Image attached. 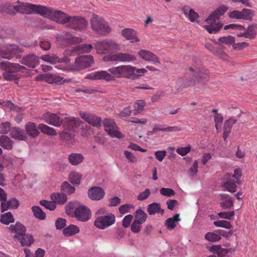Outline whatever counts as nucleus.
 <instances>
[{"instance_id":"39","label":"nucleus","mask_w":257,"mask_h":257,"mask_svg":"<svg viewBox=\"0 0 257 257\" xmlns=\"http://www.w3.org/2000/svg\"><path fill=\"white\" fill-rule=\"evenodd\" d=\"M20 242L22 246H30L34 242L33 236L29 234H26L23 235L20 237Z\"/></svg>"},{"instance_id":"58","label":"nucleus","mask_w":257,"mask_h":257,"mask_svg":"<svg viewBox=\"0 0 257 257\" xmlns=\"http://www.w3.org/2000/svg\"><path fill=\"white\" fill-rule=\"evenodd\" d=\"M151 194V191L149 189H146L145 191L141 192L137 196V199L139 201H143L147 199Z\"/></svg>"},{"instance_id":"13","label":"nucleus","mask_w":257,"mask_h":257,"mask_svg":"<svg viewBox=\"0 0 257 257\" xmlns=\"http://www.w3.org/2000/svg\"><path fill=\"white\" fill-rule=\"evenodd\" d=\"M104 130L112 138L121 139L123 138L121 133L118 131L115 122L111 119H104L103 121Z\"/></svg>"},{"instance_id":"7","label":"nucleus","mask_w":257,"mask_h":257,"mask_svg":"<svg viewBox=\"0 0 257 257\" xmlns=\"http://www.w3.org/2000/svg\"><path fill=\"white\" fill-rule=\"evenodd\" d=\"M97 52L99 54L108 53L113 51L120 50V45L115 42L110 40L97 41L94 44Z\"/></svg>"},{"instance_id":"42","label":"nucleus","mask_w":257,"mask_h":257,"mask_svg":"<svg viewBox=\"0 0 257 257\" xmlns=\"http://www.w3.org/2000/svg\"><path fill=\"white\" fill-rule=\"evenodd\" d=\"M179 220V214H176L173 217L168 218L165 221V225L168 229H172L176 226V222Z\"/></svg>"},{"instance_id":"11","label":"nucleus","mask_w":257,"mask_h":257,"mask_svg":"<svg viewBox=\"0 0 257 257\" xmlns=\"http://www.w3.org/2000/svg\"><path fill=\"white\" fill-rule=\"evenodd\" d=\"M93 62V57L91 55L81 56L76 58L70 69L72 71H79L91 66Z\"/></svg>"},{"instance_id":"25","label":"nucleus","mask_w":257,"mask_h":257,"mask_svg":"<svg viewBox=\"0 0 257 257\" xmlns=\"http://www.w3.org/2000/svg\"><path fill=\"white\" fill-rule=\"evenodd\" d=\"M40 58L44 61L52 64L61 62L68 63L70 61L68 58L65 57L63 59H60L53 54L43 55Z\"/></svg>"},{"instance_id":"49","label":"nucleus","mask_w":257,"mask_h":257,"mask_svg":"<svg viewBox=\"0 0 257 257\" xmlns=\"http://www.w3.org/2000/svg\"><path fill=\"white\" fill-rule=\"evenodd\" d=\"M81 175L77 172H71L69 177V180L72 183L78 185L80 183Z\"/></svg>"},{"instance_id":"50","label":"nucleus","mask_w":257,"mask_h":257,"mask_svg":"<svg viewBox=\"0 0 257 257\" xmlns=\"http://www.w3.org/2000/svg\"><path fill=\"white\" fill-rule=\"evenodd\" d=\"M205 238L209 241L216 242L221 239V236L214 232H208L205 235Z\"/></svg>"},{"instance_id":"44","label":"nucleus","mask_w":257,"mask_h":257,"mask_svg":"<svg viewBox=\"0 0 257 257\" xmlns=\"http://www.w3.org/2000/svg\"><path fill=\"white\" fill-rule=\"evenodd\" d=\"M0 222L4 224L8 225L10 223L14 222V217L11 212H7L2 214L1 216Z\"/></svg>"},{"instance_id":"34","label":"nucleus","mask_w":257,"mask_h":257,"mask_svg":"<svg viewBox=\"0 0 257 257\" xmlns=\"http://www.w3.org/2000/svg\"><path fill=\"white\" fill-rule=\"evenodd\" d=\"M147 211L150 215H155L156 213H164V210L161 209L160 204L156 202H153L148 206Z\"/></svg>"},{"instance_id":"53","label":"nucleus","mask_w":257,"mask_h":257,"mask_svg":"<svg viewBox=\"0 0 257 257\" xmlns=\"http://www.w3.org/2000/svg\"><path fill=\"white\" fill-rule=\"evenodd\" d=\"M213 224L216 227H223L226 229H230L232 227L230 222L226 220L216 221L214 222Z\"/></svg>"},{"instance_id":"36","label":"nucleus","mask_w":257,"mask_h":257,"mask_svg":"<svg viewBox=\"0 0 257 257\" xmlns=\"http://www.w3.org/2000/svg\"><path fill=\"white\" fill-rule=\"evenodd\" d=\"M38 128L44 134L51 136L57 135V132L54 128L46 124L40 123L38 125Z\"/></svg>"},{"instance_id":"24","label":"nucleus","mask_w":257,"mask_h":257,"mask_svg":"<svg viewBox=\"0 0 257 257\" xmlns=\"http://www.w3.org/2000/svg\"><path fill=\"white\" fill-rule=\"evenodd\" d=\"M122 35L132 43L139 42L140 39L137 37V32L133 29L126 28L121 31Z\"/></svg>"},{"instance_id":"19","label":"nucleus","mask_w":257,"mask_h":257,"mask_svg":"<svg viewBox=\"0 0 257 257\" xmlns=\"http://www.w3.org/2000/svg\"><path fill=\"white\" fill-rule=\"evenodd\" d=\"M104 190L100 187H92L88 191V196L92 200H100L104 197Z\"/></svg>"},{"instance_id":"64","label":"nucleus","mask_w":257,"mask_h":257,"mask_svg":"<svg viewBox=\"0 0 257 257\" xmlns=\"http://www.w3.org/2000/svg\"><path fill=\"white\" fill-rule=\"evenodd\" d=\"M248 43L246 42H239L234 43L232 45L233 48L236 50H242L248 46Z\"/></svg>"},{"instance_id":"40","label":"nucleus","mask_w":257,"mask_h":257,"mask_svg":"<svg viewBox=\"0 0 257 257\" xmlns=\"http://www.w3.org/2000/svg\"><path fill=\"white\" fill-rule=\"evenodd\" d=\"M79 232V228L77 226L71 224L63 230V233L66 236H72Z\"/></svg>"},{"instance_id":"17","label":"nucleus","mask_w":257,"mask_h":257,"mask_svg":"<svg viewBox=\"0 0 257 257\" xmlns=\"http://www.w3.org/2000/svg\"><path fill=\"white\" fill-rule=\"evenodd\" d=\"M85 78L87 79L95 80H104L107 82L111 81V80L113 79L112 76L110 75L108 71L104 70L97 71L87 74Z\"/></svg>"},{"instance_id":"5","label":"nucleus","mask_w":257,"mask_h":257,"mask_svg":"<svg viewBox=\"0 0 257 257\" xmlns=\"http://www.w3.org/2000/svg\"><path fill=\"white\" fill-rule=\"evenodd\" d=\"M104 212V208H100L95 213L96 215L98 216L95 218L94 225L99 229H105L113 224L115 221V215L112 213L99 216L103 214Z\"/></svg>"},{"instance_id":"21","label":"nucleus","mask_w":257,"mask_h":257,"mask_svg":"<svg viewBox=\"0 0 257 257\" xmlns=\"http://www.w3.org/2000/svg\"><path fill=\"white\" fill-rule=\"evenodd\" d=\"M8 228L13 233H16L14 236L15 239H20V237L25 235L26 232V228L25 226L20 222H16L15 224L11 225Z\"/></svg>"},{"instance_id":"14","label":"nucleus","mask_w":257,"mask_h":257,"mask_svg":"<svg viewBox=\"0 0 257 257\" xmlns=\"http://www.w3.org/2000/svg\"><path fill=\"white\" fill-rule=\"evenodd\" d=\"M69 20L66 25L67 27L70 28L72 29L81 30L85 29L87 25V22L83 18L74 16L71 17L69 16Z\"/></svg>"},{"instance_id":"46","label":"nucleus","mask_w":257,"mask_h":257,"mask_svg":"<svg viewBox=\"0 0 257 257\" xmlns=\"http://www.w3.org/2000/svg\"><path fill=\"white\" fill-rule=\"evenodd\" d=\"M34 216L40 220H44L46 218V214L41 208L38 206H34L32 208Z\"/></svg>"},{"instance_id":"16","label":"nucleus","mask_w":257,"mask_h":257,"mask_svg":"<svg viewBox=\"0 0 257 257\" xmlns=\"http://www.w3.org/2000/svg\"><path fill=\"white\" fill-rule=\"evenodd\" d=\"M109 60L123 63L133 62L137 60V57L134 55L126 53L119 52L109 55Z\"/></svg>"},{"instance_id":"32","label":"nucleus","mask_w":257,"mask_h":257,"mask_svg":"<svg viewBox=\"0 0 257 257\" xmlns=\"http://www.w3.org/2000/svg\"><path fill=\"white\" fill-rule=\"evenodd\" d=\"M182 10L186 17L188 18L192 22L196 21L199 17L197 13L195 12L193 9H190L187 6L184 7Z\"/></svg>"},{"instance_id":"59","label":"nucleus","mask_w":257,"mask_h":257,"mask_svg":"<svg viewBox=\"0 0 257 257\" xmlns=\"http://www.w3.org/2000/svg\"><path fill=\"white\" fill-rule=\"evenodd\" d=\"M218 215L220 218L229 220L234 215V212L233 211L220 212L218 213Z\"/></svg>"},{"instance_id":"54","label":"nucleus","mask_w":257,"mask_h":257,"mask_svg":"<svg viewBox=\"0 0 257 257\" xmlns=\"http://www.w3.org/2000/svg\"><path fill=\"white\" fill-rule=\"evenodd\" d=\"M236 122V120L233 118H230L226 120L224 123L223 131L230 132L233 124H235Z\"/></svg>"},{"instance_id":"47","label":"nucleus","mask_w":257,"mask_h":257,"mask_svg":"<svg viewBox=\"0 0 257 257\" xmlns=\"http://www.w3.org/2000/svg\"><path fill=\"white\" fill-rule=\"evenodd\" d=\"M236 181L230 179L224 184V187L227 191L231 193H234L236 191Z\"/></svg>"},{"instance_id":"4","label":"nucleus","mask_w":257,"mask_h":257,"mask_svg":"<svg viewBox=\"0 0 257 257\" xmlns=\"http://www.w3.org/2000/svg\"><path fill=\"white\" fill-rule=\"evenodd\" d=\"M41 119L49 124L56 127H59L62 125L66 127L68 125L67 123L69 124L74 123V117H65L62 118L58 114L49 112L44 113L41 116Z\"/></svg>"},{"instance_id":"9","label":"nucleus","mask_w":257,"mask_h":257,"mask_svg":"<svg viewBox=\"0 0 257 257\" xmlns=\"http://www.w3.org/2000/svg\"><path fill=\"white\" fill-rule=\"evenodd\" d=\"M16 3L17 4L13 6V9L17 13L22 14H40L41 5L21 2L20 1H17Z\"/></svg>"},{"instance_id":"2","label":"nucleus","mask_w":257,"mask_h":257,"mask_svg":"<svg viewBox=\"0 0 257 257\" xmlns=\"http://www.w3.org/2000/svg\"><path fill=\"white\" fill-rule=\"evenodd\" d=\"M227 9L226 6L220 7L212 13L206 20L207 25L204 26V28L209 33H216L222 27L223 24L219 22V18L224 15Z\"/></svg>"},{"instance_id":"31","label":"nucleus","mask_w":257,"mask_h":257,"mask_svg":"<svg viewBox=\"0 0 257 257\" xmlns=\"http://www.w3.org/2000/svg\"><path fill=\"white\" fill-rule=\"evenodd\" d=\"M68 159L72 165L77 166L83 161L84 157L81 154L71 153L69 155Z\"/></svg>"},{"instance_id":"12","label":"nucleus","mask_w":257,"mask_h":257,"mask_svg":"<svg viewBox=\"0 0 257 257\" xmlns=\"http://www.w3.org/2000/svg\"><path fill=\"white\" fill-rule=\"evenodd\" d=\"M22 52V49L16 45H8L0 47V57L8 60Z\"/></svg>"},{"instance_id":"26","label":"nucleus","mask_w":257,"mask_h":257,"mask_svg":"<svg viewBox=\"0 0 257 257\" xmlns=\"http://www.w3.org/2000/svg\"><path fill=\"white\" fill-rule=\"evenodd\" d=\"M22 63L30 68H35L39 64L38 57L34 55H29L23 58Z\"/></svg>"},{"instance_id":"22","label":"nucleus","mask_w":257,"mask_h":257,"mask_svg":"<svg viewBox=\"0 0 257 257\" xmlns=\"http://www.w3.org/2000/svg\"><path fill=\"white\" fill-rule=\"evenodd\" d=\"M189 70L193 72L196 79L199 81L205 82L209 80V71L207 70L203 69H194L192 67L189 68Z\"/></svg>"},{"instance_id":"20","label":"nucleus","mask_w":257,"mask_h":257,"mask_svg":"<svg viewBox=\"0 0 257 257\" xmlns=\"http://www.w3.org/2000/svg\"><path fill=\"white\" fill-rule=\"evenodd\" d=\"M93 49L91 44H81L73 47L71 50L66 51V54L69 55H73L74 53H88Z\"/></svg>"},{"instance_id":"33","label":"nucleus","mask_w":257,"mask_h":257,"mask_svg":"<svg viewBox=\"0 0 257 257\" xmlns=\"http://www.w3.org/2000/svg\"><path fill=\"white\" fill-rule=\"evenodd\" d=\"M51 199L54 203L62 205L65 204L67 200V197L64 194L60 193H54L51 195Z\"/></svg>"},{"instance_id":"48","label":"nucleus","mask_w":257,"mask_h":257,"mask_svg":"<svg viewBox=\"0 0 257 257\" xmlns=\"http://www.w3.org/2000/svg\"><path fill=\"white\" fill-rule=\"evenodd\" d=\"M146 103L143 100H138L136 101L134 105V113L135 114L140 113L144 108Z\"/></svg>"},{"instance_id":"15","label":"nucleus","mask_w":257,"mask_h":257,"mask_svg":"<svg viewBox=\"0 0 257 257\" xmlns=\"http://www.w3.org/2000/svg\"><path fill=\"white\" fill-rule=\"evenodd\" d=\"M91 216V212L86 206L81 205L76 207L74 211V216L77 220L86 222L89 220Z\"/></svg>"},{"instance_id":"63","label":"nucleus","mask_w":257,"mask_h":257,"mask_svg":"<svg viewBox=\"0 0 257 257\" xmlns=\"http://www.w3.org/2000/svg\"><path fill=\"white\" fill-rule=\"evenodd\" d=\"M191 147L190 146H188L186 147H180L178 148L176 150V152L182 156H184L190 152Z\"/></svg>"},{"instance_id":"51","label":"nucleus","mask_w":257,"mask_h":257,"mask_svg":"<svg viewBox=\"0 0 257 257\" xmlns=\"http://www.w3.org/2000/svg\"><path fill=\"white\" fill-rule=\"evenodd\" d=\"M219 42L221 44L231 45L234 43L235 38L232 36L220 37L218 39Z\"/></svg>"},{"instance_id":"23","label":"nucleus","mask_w":257,"mask_h":257,"mask_svg":"<svg viewBox=\"0 0 257 257\" xmlns=\"http://www.w3.org/2000/svg\"><path fill=\"white\" fill-rule=\"evenodd\" d=\"M139 56L143 59L147 61H151L153 63H160L159 58L152 52L146 50H141L138 53Z\"/></svg>"},{"instance_id":"56","label":"nucleus","mask_w":257,"mask_h":257,"mask_svg":"<svg viewBox=\"0 0 257 257\" xmlns=\"http://www.w3.org/2000/svg\"><path fill=\"white\" fill-rule=\"evenodd\" d=\"M223 119V116L220 113H216L214 115V121L216 130H218L221 128Z\"/></svg>"},{"instance_id":"3","label":"nucleus","mask_w":257,"mask_h":257,"mask_svg":"<svg viewBox=\"0 0 257 257\" xmlns=\"http://www.w3.org/2000/svg\"><path fill=\"white\" fill-rule=\"evenodd\" d=\"M40 15L58 24L65 25L69 17L68 14L61 11L44 6L41 7Z\"/></svg>"},{"instance_id":"57","label":"nucleus","mask_w":257,"mask_h":257,"mask_svg":"<svg viewBox=\"0 0 257 257\" xmlns=\"http://www.w3.org/2000/svg\"><path fill=\"white\" fill-rule=\"evenodd\" d=\"M134 208V206L130 204H125L119 207V211L121 214H125L131 212V210Z\"/></svg>"},{"instance_id":"38","label":"nucleus","mask_w":257,"mask_h":257,"mask_svg":"<svg viewBox=\"0 0 257 257\" xmlns=\"http://www.w3.org/2000/svg\"><path fill=\"white\" fill-rule=\"evenodd\" d=\"M0 146L5 149L10 150L13 148V142L7 136L3 135L0 137Z\"/></svg>"},{"instance_id":"8","label":"nucleus","mask_w":257,"mask_h":257,"mask_svg":"<svg viewBox=\"0 0 257 257\" xmlns=\"http://www.w3.org/2000/svg\"><path fill=\"white\" fill-rule=\"evenodd\" d=\"M1 67L5 70L3 76L8 81L14 80L17 79V72L23 67L19 64H13L9 61H3L1 63Z\"/></svg>"},{"instance_id":"37","label":"nucleus","mask_w":257,"mask_h":257,"mask_svg":"<svg viewBox=\"0 0 257 257\" xmlns=\"http://www.w3.org/2000/svg\"><path fill=\"white\" fill-rule=\"evenodd\" d=\"M245 31L246 38L254 39L257 35V25L255 24L249 25L246 29L245 28Z\"/></svg>"},{"instance_id":"28","label":"nucleus","mask_w":257,"mask_h":257,"mask_svg":"<svg viewBox=\"0 0 257 257\" xmlns=\"http://www.w3.org/2000/svg\"><path fill=\"white\" fill-rule=\"evenodd\" d=\"M25 128L27 134L32 138H35L40 134L34 122L31 121L27 122L25 124Z\"/></svg>"},{"instance_id":"43","label":"nucleus","mask_w":257,"mask_h":257,"mask_svg":"<svg viewBox=\"0 0 257 257\" xmlns=\"http://www.w3.org/2000/svg\"><path fill=\"white\" fill-rule=\"evenodd\" d=\"M135 216V221L143 223L146 221L148 216L143 210L139 209L136 211Z\"/></svg>"},{"instance_id":"1","label":"nucleus","mask_w":257,"mask_h":257,"mask_svg":"<svg viewBox=\"0 0 257 257\" xmlns=\"http://www.w3.org/2000/svg\"><path fill=\"white\" fill-rule=\"evenodd\" d=\"M108 71L113 77L111 81H114L115 78H122L135 80L141 76L140 74L145 73L147 71L145 68H137L130 65H122L110 68Z\"/></svg>"},{"instance_id":"35","label":"nucleus","mask_w":257,"mask_h":257,"mask_svg":"<svg viewBox=\"0 0 257 257\" xmlns=\"http://www.w3.org/2000/svg\"><path fill=\"white\" fill-rule=\"evenodd\" d=\"M220 199L222 201L220 203V205L221 207L224 209L229 208L233 205L232 198L227 194H221Z\"/></svg>"},{"instance_id":"6","label":"nucleus","mask_w":257,"mask_h":257,"mask_svg":"<svg viewBox=\"0 0 257 257\" xmlns=\"http://www.w3.org/2000/svg\"><path fill=\"white\" fill-rule=\"evenodd\" d=\"M91 27L96 34L105 36L111 31L108 24L100 17L93 15L90 19Z\"/></svg>"},{"instance_id":"29","label":"nucleus","mask_w":257,"mask_h":257,"mask_svg":"<svg viewBox=\"0 0 257 257\" xmlns=\"http://www.w3.org/2000/svg\"><path fill=\"white\" fill-rule=\"evenodd\" d=\"M211 250L216 252L218 257H224L229 252H234L235 251V248H223L220 245H212Z\"/></svg>"},{"instance_id":"18","label":"nucleus","mask_w":257,"mask_h":257,"mask_svg":"<svg viewBox=\"0 0 257 257\" xmlns=\"http://www.w3.org/2000/svg\"><path fill=\"white\" fill-rule=\"evenodd\" d=\"M80 115L83 120L91 125L96 127L101 126V119L99 117L86 112L80 113Z\"/></svg>"},{"instance_id":"60","label":"nucleus","mask_w":257,"mask_h":257,"mask_svg":"<svg viewBox=\"0 0 257 257\" xmlns=\"http://www.w3.org/2000/svg\"><path fill=\"white\" fill-rule=\"evenodd\" d=\"M160 193L165 196L171 197L175 195L174 191L171 188H162Z\"/></svg>"},{"instance_id":"41","label":"nucleus","mask_w":257,"mask_h":257,"mask_svg":"<svg viewBox=\"0 0 257 257\" xmlns=\"http://www.w3.org/2000/svg\"><path fill=\"white\" fill-rule=\"evenodd\" d=\"M255 15L254 11L243 8L241 10V20L251 21Z\"/></svg>"},{"instance_id":"62","label":"nucleus","mask_w":257,"mask_h":257,"mask_svg":"<svg viewBox=\"0 0 257 257\" xmlns=\"http://www.w3.org/2000/svg\"><path fill=\"white\" fill-rule=\"evenodd\" d=\"M40 46L42 49L47 51L50 49L51 44L49 41L42 39L40 41Z\"/></svg>"},{"instance_id":"30","label":"nucleus","mask_w":257,"mask_h":257,"mask_svg":"<svg viewBox=\"0 0 257 257\" xmlns=\"http://www.w3.org/2000/svg\"><path fill=\"white\" fill-rule=\"evenodd\" d=\"M11 137L20 141H26L27 139V136L24 131L19 127H14L11 131Z\"/></svg>"},{"instance_id":"55","label":"nucleus","mask_w":257,"mask_h":257,"mask_svg":"<svg viewBox=\"0 0 257 257\" xmlns=\"http://www.w3.org/2000/svg\"><path fill=\"white\" fill-rule=\"evenodd\" d=\"M11 129V124L9 122H2L0 124V133L3 134L8 133Z\"/></svg>"},{"instance_id":"52","label":"nucleus","mask_w":257,"mask_h":257,"mask_svg":"<svg viewBox=\"0 0 257 257\" xmlns=\"http://www.w3.org/2000/svg\"><path fill=\"white\" fill-rule=\"evenodd\" d=\"M40 204L51 211L54 210L56 208V205L52 201L51 202L43 200L40 201Z\"/></svg>"},{"instance_id":"27","label":"nucleus","mask_w":257,"mask_h":257,"mask_svg":"<svg viewBox=\"0 0 257 257\" xmlns=\"http://www.w3.org/2000/svg\"><path fill=\"white\" fill-rule=\"evenodd\" d=\"M64 41L68 44L79 43L82 42V39L74 37L70 34H65L57 37L58 41Z\"/></svg>"},{"instance_id":"61","label":"nucleus","mask_w":257,"mask_h":257,"mask_svg":"<svg viewBox=\"0 0 257 257\" xmlns=\"http://www.w3.org/2000/svg\"><path fill=\"white\" fill-rule=\"evenodd\" d=\"M228 16L231 19L241 20V11L234 10L228 13Z\"/></svg>"},{"instance_id":"45","label":"nucleus","mask_w":257,"mask_h":257,"mask_svg":"<svg viewBox=\"0 0 257 257\" xmlns=\"http://www.w3.org/2000/svg\"><path fill=\"white\" fill-rule=\"evenodd\" d=\"M61 190L64 193L70 195L74 193L75 188L74 187L71 186L68 182H64L61 186Z\"/></svg>"},{"instance_id":"10","label":"nucleus","mask_w":257,"mask_h":257,"mask_svg":"<svg viewBox=\"0 0 257 257\" xmlns=\"http://www.w3.org/2000/svg\"><path fill=\"white\" fill-rule=\"evenodd\" d=\"M73 124L68 123L67 126H63L64 130L59 133L61 139L68 143H71L75 137V128L80 125V120L78 118L74 117Z\"/></svg>"}]
</instances>
